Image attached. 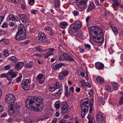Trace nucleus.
I'll list each match as a JSON object with an SVG mask.
<instances>
[{
	"label": "nucleus",
	"instance_id": "nucleus-49",
	"mask_svg": "<svg viewBox=\"0 0 123 123\" xmlns=\"http://www.w3.org/2000/svg\"><path fill=\"white\" fill-rule=\"evenodd\" d=\"M73 13L74 15L75 16H77L79 13L76 10L74 11L73 12Z\"/></svg>",
	"mask_w": 123,
	"mask_h": 123
},
{
	"label": "nucleus",
	"instance_id": "nucleus-54",
	"mask_svg": "<svg viewBox=\"0 0 123 123\" xmlns=\"http://www.w3.org/2000/svg\"><path fill=\"white\" fill-rule=\"evenodd\" d=\"M60 105L59 104H56L55 105V107L56 109H58L60 108Z\"/></svg>",
	"mask_w": 123,
	"mask_h": 123
},
{
	"label": "nucleus",
	"instance_id": "nucleus-31",
	"mask_svg": "<svg viewBox=\"0 0 123 123\" xmlns=\"http://www.w3.org/2000/svg\"><path fill=\"white\" fill-rule=\"evenodd\" d=\"M63 74V76L65 77L67 76L69 74L67 70H64L61 72Z\"/></svg>",
	"mask_w": 123,
	"mask_h": 123
},
{
	"label": "nucleus",
	"instance_id": "nucleus-25",
	"mask_svg": "<svg viewBox=\"0 0 123 123\" xmlns=\"http://www.w3.org/2000/svg\"><path fill=\"white\" fill-rule=\"evenodd\" d=\"M88 110H87L84 109L82 110L81 114V115L82 117H84L85 114L87 113Z\"/></svg>",
	"mask_w": 123,
	"mask_h": 123
},
{
	"label": "nucleus",
	"instance_id": "nucleus-60",
	"mask_svg": "<svg viewBox=\"0 0 123 123\" xmlns=\"http://www.w3.org/2000/svg\"><path fill=\"white\" fill-rule=\"evenodd\" d=\"M9 25L10 26L13 27L14 25L15 24L13 22H10Z\"/></svg>",
	"mask_w": 123,
	"mask_h": 123
},
{
	"label": "nucleus",
	"instance_id": "nucleus-18",
	"mask_svg": "<svg viewBox=\"0 0 123 123\" xmlns=\"http://www.w3.org/2000/svg\"><path fill=\"white\" fill-rule=\"evenodd\" d=\"M18 16L19 18L23 23H25L27 22V18L25 15L23 14H21Z\"/></svg>",
	"mask_w": 123,
	"mask_h": 123
},
{
	"label": "nucleus",
	"instance_id": "nucleus-17",
	"mask_svg": "<svg viewBox=\"0 0 123 123\" xmlns=\"http://www.w3.org/2000/svg\"><path fill=\"white\" fill-rule=\"evenodd\" d=\"M95 66L96 68L99 70H102L104 67L103 64L100 62L96 63Z\"/></svg>",
	"mask_w": 123,
	"mask_h": 123
},
{
	"label": "nucleus",
	"instance_id": "nucleus-23",
	"mask_svg": "<svg viewBox=\"0 0 123 123\" xmlns=\"http://www.w3.org/2000/svg\"><path fill=\"white\" fill-rule=\"evenodd\" d=\"M67 25V23L65 22H63L61 23L59 25L60 27L62 29L65 28V26Z\"/></svg>",
	"mask_w": 123,
	"mask_h": 123
},
{
	"label": "nucleus",
	"instance_id": "nucleus-20",
	"mask_svg": "<svg viewBox=\"0 0 123 123\" xmlns=\"http://www.w3.org/2000/svg\"><path fill=\"white\" fill-rule=\"evenodd\" d=\"M64 66V65L63 63H60L57 64L54 66L53 67L54 69L55 70L59 69L60 68H61L62 66Z\"/></svg>",
	"mask_w": 123,
	"mask_h": 123
},
{
	"label": "nucleus",
	"instance_id": "nucleus-32",
	"mask_svg": "<svg viewBox=\"0 0 123 123\" xmlns=\"http://www.w3.org/2000/svg\"><path fill=\"white\" fill-rule=\"evenodd\" d=\"M60 4V2L59 0H55V7H59Z\"/></svg>",
	"mask_w": 123,
	"mask_h": 123
},
{
	"label": "nucleus",
	"instance_id": "nucleus-21",
	"mask_svg": "<svg viewBox=\"0 0 123 123\" xmlns=\"http://www.w3.org/2000/svg\"><path fill=\"white\" fill-rule=\"evenodd\" d=\"M95 6L94 3H91L89 4L88 7L87 9V12H89L90 11L92 10L93 9Z\"/></svg>",
	"mask_w": 123,
	"mask_h": 123
},
{
	"label": "nucleus",
	"instance_id": "nucleus-45",
	"mask_svg": "<svg viewBox=\"0 0 123 123\" xmlns=\"http://www.w3.org/2000/svg\"><path fill=\"white\" fill-rule=\"evenodd\" d=\"M49 89V91L51 92H54L55 91V90L54 87H50Z\"/></svg>",
	"mask_w": 123,
	"mask_h": 123
},
{
	"label": "nucleus",
	"instance_id": "nucleus-9",
	"mask_svg": "<svg viewBox=\"0 0 123 123\" xmlns=\"http://www.w3.org/2000/svg\"><path fill=\"white\" fill-rule=\"evenodd\" d=\"M67 60H69L70 61H74L75 60L71 56L68 55L65 53H62V55L59 57V60L60 61H62L64 59Z\"/></svg>",
	"mask_w": 123,
	"mask_h": 123
},
{
	"label": "nucleus",
	"instance_id": "nucleus-10",
	"mask_svg": "<svg viewBox=\"0 0 123 123\" xmlns=\"http://www.w3.org/2000/svg\"><path fill=\"white\" fill-rule=\"evenodd\" d=\"M38 39L43 43H48L49 41L46 35L44 33H40L38 35Z\"/></svg>",
	"mask_w": 123,
	"mask_h": 123
},
{
	"label": "nucleus",
	"instance_id": "nucleus-40",
	"mask_svg": "<svg viewBox=\"0 0 123 123\" xmlns=\"http://www.w3.org/2000/svg\"><path fill=\"white\" fill-rule=\"evenodd\" d=\"M80 82L81 83V85L82 87H84L86 85L85 81L84 80H80Z\"/></svg>",
	"mask_w": 123,
	"mask_h": 123
},
{
	"label": "nucleus",
	"instance_id": "nucleus-41",
	"mask_svg": "<svg viewBox=\"0 0 123 123\" xmlns=\"http://www.w3.org/2000/svg\"><path fill=\"white\" fill-rule=\"evenodd\" d=\"M105 89L107 91L110 92L111 90V88L109 86L107 85L105 86Z\"/></svg>",
	"mask_w": 123,
	"mask_h": 123
},
{
	"label": "nucleus",
	"instance_id": "nucleus-44",
	"mask_svg": "<svg viewBox=\"0 0 123 123\" xmlns=\"http://www.w3.org/2000/svg\"><path fill=\"white\" fill-rule=\"evenodd\" d=\"M10 68V66L9 65H7L4 67V69L5 70H9Z\"/></svg>",
	"mask_w": 123,
	"mask_h": 123
},
{
	"label": "nucleus",
	"instance_id": "nucleus-37",
	"mask_svg": "<svg viewBox=\"0 0 123 123\" xmlns=\"http://www.w3.org/2000/svg\"><path fill=\"white\" fill-rule=\"evenodd\" d=\"M43 75L42 74H39L37 76V80H40L43 78Z\"/></svg>",
	"mask_w": 123,
	"mask_h": 123
},
{
	"label": "nucleus",
	"instance_id": "nucleus-48",
	"mask_svg": "<svg viewBox=\"0 0 123 123\" xmlns=\"http://www.w3.org/2000/svg\"><path fill=\"white\" fill-rule=\"evenodd\" d=\"M11 77L12 78H13L15 77L16 76V74L13 72L11 75Z\"/></svg>",
	"mask_w": 123,
	"mask_h": 123
},
{
	"label": "nucleus",
	"instance_id": "nucleus-12",
	"mask_svg": "<svg viewBox=\"0 0 123 123\" xmlns=\"http://www.w3.org/2000/svg\"><path fill=\"white\" fill-rule=\"evenodd\" d=\"M48 50L49 51L46 54H44V56L46 58L50 55H53L54 54V52H55L56 51L54 48H48Z\"/></svg>",
	"mask_w": 123,
	"mask_h": 123
},
{
	"label": "nucleus",
	"instance_id": "nucleus-7",
	"mask_svg": "<svg viewBox=\"0 0 123 123\" xmlns=\"http://www.w3.org/2000/svg\"><path fill=\"white\" fill-rule=\"evenodd\" d=\"M88 0H75L78 7L80 9L79 10L82 11L84 10L85 8H84L85 5Z\"/></svg>",
	"mask_w": 123,
	"mask_h": 123
},
{
	"label": "nucleus",
	"instance_id": "nucleus-28",
	"mask_svg": "<svg viewBox=\"0 0 123 123\" xmlns=\"http://www.w3.org/2000/svg\"><path fill=\"white\" fill-rule=\"evenodd\" d=\"M60 86L62 87V85L61 84V86H60L59 83L58 82H56L54 86V87L55 89H57L60 87Z\"/></svg>",
	"mask_w": 123,
	"mask_h": 123
},
{
	"label": "nucleus",
	"instance_id": "nucleus-4",
	"mask_svg": "<svg viewBox=\"0 0 123 123\" xmlns=\"http://www.w3.org/2000/svg\"><path fill=\"white\" fill-rule=\"evenodd\" d=\"M81 23L78 21H75L73 23L70 27L68 30V32L70 35L77 32L81 27Z\"/></svg>",
	"mask_w": 123,
	"mask_h": 123
},
{
	"label": "nucleus",
	"instance_id": "nucleus-24",
	"mask_svg": "<svg viewBox=\"0 0 123 123\" xmlns=\"http://www.w3.org/2000/svg\"><path fill=\"white\" fill-rule=\"evenodd\" d=\"M98 102L100 105H103L104 102L102 98L100 97L98 98Z\"/></svg>",
	"mask_w": 123,
	"mask_h": 123
},
{
	"label": "nucleus",
	"instance_id": "nucleus-30",
	"mask_svg": "<svg viewBox=\"0 0 123 123\" xmlns=\"http://www.w3.org/2000/svg\"><path fill=\"white\" fill-rule=\"evenodd\" d=\"M4 55L5 57H7L9 55L8 50L7 49H6L4 50Z\"/></svg>",
	"mask_w": 123,
	"mask_h": 123
},
{
	"label": "nucleus",
	"instance_id": "nucleus-52",
	"mask_svg": "<svg viewBox=\"0 0 123 123\" xmlns=\"http://www.w3.org/2000/svg\"><path fill=\"white\" fill-rule=\"evenodd\" d=\"M119 103L120 105L123 104V97H122L120 99L119 102Z\"/></svg>",
	"mask_w": 123,
	"mask_h": 123
},
{
	"label": "nucleus",
	"instance_id": "nucleus-14",
	"mask_svg": "<svg viewBox=\"0 0 123 123\" xmlns=\"http://www.w3.org/2000/svg\"><path fill=\"white\" fill-rule=\"evenodd\" d=\"M105 118V115L102 113H98L97 115V120L99 123H102L103 120Z\"/></svg>",
	"mask_w": 123,
	"mask_h": 123
},
{
	"label": "nucleus",
	"instance_id": "nucleus-19",
	"mask_svg": "<svg viewBox=\"0 0 123 123\" xmlns=\"http://www.w3.org/2000/svg\"><path fill=\"white\" fill-rule=\"evenodd\" d=\"M87 118L89 120L88 123H96L95 118L92 116L91 114H88Z\"/></svg>",
	"mask_w": 123,
	"mask_h": 123
},
{
	"label": "nucleus",
	"instance_id": "nucleus-34",
	"mask_svg": "<svg viewBox=\"0 0 123 123\" xmlns=\"http://www.w3.org/2000/svg\"><path fill=\"white\" fill-rule=\"evenodd\" d=\"M7 74H2L0 75V77L1 78H3L5 77L6 78H7Z\"/></svg>",
	"mask_w": 123,
	"mask_h": 123
},
{
	"label": "nucleus",
	"instance_id": "nucleus-36",
	"mask_svg": "<svg viewBox=\"0 0 123 123\" xmlns=\"http://www.w3.org/2000/svg\"><path fill=\"white\" fill-rule=\"evenodd\" d=\"M59 76L60 80H63L64 79L65 77L63 76V74L61 72H60L59 74Z\"/></svg>",
	"mask_w": 123,
	"mask_h": 123
},
{
	"label": "nucleus",
	"instance_id": "nucleus-13",
	"mask_svg": "<svg viewBox=\"0 0 123 123\" xmlns=\"http://www.w3.org/2000/svg\"><path fill=\"white\" fill-rule=\"evenodd\" d=\"M89 105L88 101H82L81 102L80 106L82 110L85 109L88 110V107H89Z\"/></svg>",
	"mask_w": 123,
	"mask_h": 123
},
{
	"label": "nucleus",
	"instance_id": "nucleus-1",
	"mask_svg": "<svg viewBox=\"0 0 123 123\" xmlns=\"http://www.w3.org/2000/svg\"><path fill=\"white\" fill-rule=\"evenodd\" d=\"M90 30L91 32L94 33L96 36H98L95 40L96 43H103L104 41V35L103 30L101 28L93 26L90 27Z\"/></svg>",
	"mask_w": 123,
	"mask_h": 123
},
{
	"label": "nucleus",
	"instance_id": "nucleus-56",
	"mask_svg": "<svg viewBox=\"0 0 123 123\" xmlns=\"http://www.w3.org/2000/svg\"><path fill=\"white\" fill-rule=\"evenodd\" d=\"M13 121V119L9 118L7 120V122L9 123H11Z\"/></svg>",
	"mask_w": 123,
	"mask_h": 123
},
{
	"label": "nucleus",
	"instance_id": "nucleus-58",
	"mask_svg": "<svg viewBox=\"0 0 123 123\" xmlns=\"http://www.w3.org/2000/svg\"><path fill=\"white\" fill-rule=\"evenodd\" d=\"M5 32L3 30H1L0 31V34L1 35H3L5 34Z\"/></svg>",
	"mask_w": 123,
	"mask_h": 123
},
{
	"label": "nucleus",
	"instance_id": "nucleus-59",
	"mask_svg": "<svg viewBox=\"0 0 123 123\" xmlns=\"http://www.w3.org/2000/svg\"><path fill=\"white\" fill-rule=\"evenodd\" d=\"M7 116V114L6 113H4L2 115L0 116V117H5Z\"/></svg>",
	"mask_w": 123,
	"mask_h": 123
},
{
	"label": "nucleus",
	"instance_id": "nucleus-11",
	"mask_svg": "<svg viewBox=\"0 0 123 123\" xmlns=\"http://www.w3.org/2000/svg\"><path fill=\"white\" fill-rule=\"evenodd\" d=\"M62 112L63 114H64L67 111L68 109V106L67 103L66 101L62 102L60 104Z\"/></svg>",
	"mask_w": 123,
	"mask_h": 123
},
{
	"label": "nucleus",
	"instance_id": "nucleus-8",
	"mask_svg": "<svg viewBox=\"0 0 123 123\" xmlns=\"http://www.w3.org/2000/svg\"><path fill=\"white\" fill-rule=\"evenodd\" d=\"M30 84L28 80L24 79L22 81L21 86L24 90L28 91L30 89Z\"/></svg>",
	"mask_w": 123,
	"mask_h": 123
},
{
	"label": "nucleus",
	"instance_id": "nucleus-35",
	"mask_svg": "<svg viewBox=\"0 0 123 123\" xmlns=\"http://www.w3.org/2000/svg\"><path fill=\"white\" fill-rule=\"evenodd\" d=\"M59 76L60 80H63L64 79L65 77L63 76V74L61 72H60L59 74Z\"/></svg>",
	"mask_w": 123,
	"mask_h": 123
},
{
	"label": "nucleus",
	"instance_id": "nucleus-63",
	"mask_svg": "<svg viewBox=\"0 0 123 123\" xmlns=\"http://www.w3.org/2000/svg\"><path fill=\"white\" fill-rule=\"evenodd\" d=\"M80 90V88L79 87H77L75 90L77 92H79Z\"/></svg>",
	"mask_w": 123,
	"mask_h": 123
},
{
	"label": "nucleus",
	"instance_id": "nucleus-29",
	"mask_svg": "<svg viewBox=\"0 0 123 123\" xmlns=\"http://www.w3.org/2000/svg\"><path fill=\"white\" fill-rule=\"evenodd\" d=\"M62 87L61 88H60V89L59 90V91L56 92V93H54V95L55 96H58L62 92Z\"/></svg>",
	"mask_w": 123,
	"mask_h": 123
},
{
	"label": "nucleus",
	"instance_id": "nucleus-46",
	"mask_svg": "<svg viewBox=\"0 0 123 123\" xmlns=\"http://www.w3.org/2000/svg\"><path fill=\"white\" fill-rule=\"evenodd\" d=\"M8 25L7 23L6 22H5L3 23V24L2 26V27L3 28H5L7 27Z\"/></svg>",
	"mask_w": 123,
	"mask_h": 123
},
{
	"label": "nucleus",
	"instance_id": "nucleus-61",
	"mask_svg": "<svg viewBox=\"0 0 123 123\" xmlns=\"http://www.w3.org/2000/svg\"><path fill=\"white\" fill-rule=\"evenodd\" d=\"M30 43V41L29 40H27L24 42V43L25 44H27Z\"/></svg>",
	"mask_w": 123,
	"mask_h": 123
},
{
	"label": "nucleus",
	"instance_id": "nucleus-39",
	"mask_svg": "<svg viewBox=\"0 0 123 123\" xmlns=\"http://www.w3.org/2000/svg\"><path fill=\"white\" fill-rule=\"evenodd\" d=\"M24 121H25L26 123H27L30 117H27L26 116H25L23 115Z\"/></svg>",
	"mask_w": 123,
	"mask_h": 123
},
{
	"label": "nucleus",
	"instance_id": "nucleus-2",
	"mask_svg": "<svg viewBox=\"0 0 123 123\" xmlns=\"http://www.w3.org/2000/svg\"><path fill=\"white\" fill-rule=\"evenodd\" d=\"M26 37V31L24 26L20 25L18 27V32L15 37V39L17 41L22 40Z\"/></svg>",
	"mask_w": 123,
	"mask_h": 123
},
{
	"label": "nucleus",
	"instance_id": "nucleus-38",
	"mask_svg": "<svg viewBox=\"0 0 123 123\" xmlns=\"http://www.w3.org/2000/svg\"><path fill=\"white\" fill-rule=\"evenodd\" d=\"M85 48L88 50H89L91 48L90 45L88 44H85Z\"/></svg>",
	"mask_w": 123,
	"mask_h": 123
},
{
	"label": "nucleus",
	"instance_id": "nucleus-5",
	"mask_svg": "<svg viewBox=\"0 0 123 123\" xmlns=\"http://www.w3.org/2000/svg\"><path fill=\"white\" fill-rule=\"evenodd\" d=\"M15 98V96L11 94H7L5 97V101L10 105H14Z\"/></svg>",
	"mask_w": 123,
	"mask_h": 123
},
{
	"label": "nucleus",
	"instance_id": "nucleus-22",
	"mask_svg": "<svg viewBox=\"0 0 123 123\" xmlns=\"http://www.w3.org/2000/svg\"><path fill=\"white\" fill-rule=\"evenodd\" d=\"M34 50H36L37 52H44L45 51H47V49H45V50H42L40 46H38L36 47L33 48Z\"/></svg>",
	"mask_w": 123,
	"mask_h": 123
},
{
	"label": "nucleus",
	"instance_id": "nucleus-42",
	"mask_svg": "<svg viewBox=\"0 0 123 123\" xmlns=\"http://www.w3.org/2000/svg\"><path fill=\"white\" fill-rule=\"evenodd\" d=\"M110 26L113 33L115 34V27L111 25Z\"/></svg>",
	"mask_w": 123,
	"mask_h": 123
},
{
	"label": "nucleus",
	"instance_id": "nucleus-47",
	"mask_svg": "<svg viewBox=\"0 0 123 123\" xmlns=\"http://www.w3.org/2000/svg\"><path fill=\"white\" fill-rule=\"evenodd\" d=\"M16 81L17 83H18L20 82L21 81V77L20 76L18 77L16 79Z\"/></svg>",
	"mask_w": 123,
	"mask_h": 123
},
{
	"label": "nucleus",
	"instance_id": "nucleus-27",
	"mask_svg": "<svg viewBox=\"0 0 123 123\" xmlns=\"http://www.w3.org/2000/svg\"><path fill=\"white\" fill-rule=\"evenodd\" d=\"M96 80L97 81L100 83H103L104 82L103 79L100 77H98L96 78Z\"/></svg>",
	"mask_w": 123,
	"mask_h": 123
},
{
	"label": "nucleus",
	"instance_id": "nucleus-57",
	"mask_svg": "<svg viewBox=\"0 0 123 123\" xmlns=\"http://www.w3.org/2000/svg\"><path fill=\"white\" fill-rule=\"evenodd\" d=\"M4 16H2L0 17V25L2 22L3 20L4 19Z\"/></svg>",
	"mask_w": 123,
	"mask_h": 123
},
{
	"label": "nucleus",
	"instance_id": "nucleus-6",
	"mask_svg": "<svg viewBox=\"0 0 123 123\" xmlns=\"http://www.w3.org/2000/svg\"><path fill=\"white\" fill-rule=\"evenodd\" d=\"M35 104H36L35 105V111H38L39 108L43 107L42 104L43 103V99L41 97H39L36 98H35Z\"/></svg>",
	"mask_w": 123,
	"mask_h": 123
},
{
	"label": "nucleus",
	"instance_id": "nucleus-50",
	"mask_svg": "<svg viewBox=\"0 0 123 123\" xmlns=\"http://www.w3.org/2000/svg\"><path fill=\"white\" fill-rule=\"evenodd\" d=\"M12 1L15 3H18L21 1L20 0H12Z\"/></svg>",
	"mask_w": 123,
	"mask_h": 123
},
{
	"label": "nucleus",
	"instance_id": "nucleus-3",
	"mask_svg": "<svg viewBox=\"0 0 123 123\" xmlns=\"http://www.w3.org/2000/svg\"><path fill=\"white\" fill-rule=\"evenodd\" d=\"M35 97L30 96L28 97L25 102V104L27 107L30 108L32 110L35 111V105L36 104H35Z\"/></svg>",
	"mask_w": 123,
	"mask_h": 123
},
{
	"label": "nucleus",
	"instance_id": "nucleus-33",
	"mask_svg": "<svg viewBox=\"0 0 123 123\" xmlns=\"http://www.w3.org/2000/svg\"><path fill=\"white\" fill-rule=\"evenodd\" d=\"M8 111L9 114L11 115L14 113L15 111H14L13 108H10V109L8 110Z\"/></svg>",
	"mask_w": 123,
	"mask_h": 123
},
{
	"label": "nucleus",
	"instance_id": "nucleus-55",
	"mask_svg": "<svg viewBox=\"0 0 123 123\" xmlns=\"http://www.w3.org/2000/svg\"><path fill=\"white\" fill-rule=\"evenodd\" d=\"M13 72L12 70H10V71H9L8 73H6L7 74V76H8V75H11Z\"/></svg>",
	"mask_w": 123,
	"mask_h": 123
},
{
	"label": "nucleus",
	"instance_id": "nucleus-26",
	"mask_svg": "<svg viewBox=\"0 0 123 123\" xmlns=\"http://www.w3.org/2000/svg\"><path fill=\"white\" fill-rule=\"evenodd\" d=\"M9 59L14 63H16L17 62V58L14 56H12L10 57L9 58Z\"/></svg>",
	"mask_w": 123,
	"mask_h": 123
},
{
	"label": "nucleus",
	"instance_id": "nucleus-62",
	"mask_svg": "<svg viewBox=\"0 0 123 123\" xmlns=\"http://www.w3.org/2000/svg\"><path fill=\"white\" fill-rule=\"evenodd\" d=\"M44 29L45 30L50 31L51 29L48 26H46L44 28Z\"/></svg>",
	"mask_w": 123,
	"mask_h": 123
},
{
	"label": "nucleus",
	"instance_id": "nucleus-15",
	"mask_svg": "<svg viewBox=\"0 0 123 123\" xmlns=\"http://www.w3.org/2000/svg\"><path fill=\"white\" fill-rule=\"evenodd\" d=\"M7 20L9 21L12 20L17 21H19V20L18 17L12 14H10L9 15L7 18Z\"/></svg>",
	"mask_w": 123,
	"mask_h": 123
},
{
	"label": "nucleus",
	"instance_id": "nucleus-43",
	"mask_svg": "<svg viewBox=\"0 0 123 123\" xmlns=\"http://www.w3.org/2000/svg\"><path fill=\"white\" fill-rule=\"evenodd\" d=\"M34 0H29V3L31 5H32L34 4Z\"/></svg>",
	"mask_w": 123,
	"mask_h": 123
},
{
	"label": "nucleus",
	"instance_id": "nucleus-53",
	"mask_svg": "<svg viewBox=\"0 0 123 123\" xmlns=\"http://www.w3.org/2000/svg\"><path fill=\"white\" fill-rule=\"evenodd\" d=\"M31 12L32 13L34 14H36L37 13V11L35 10L34 9L32 10Z\"/></svg>",
	"mask_w": 123,
	"mask_h": 123
},
{
	"label": "nucleus",
	"instance_id": "nucleus-16",
	"mask_svg": "<svg viewBox=\"0 0 123 123\" xmlns=\"http://www.w3.org/2000/svg\"><path fill=\"white\" fill-rule=\"evenodd\" d=\"M24 63L21 62H18L15 65V68L17 70H20L23 66Z\"/></svg>",
	"mask_w": 123,
	"mask_h": 123
},
{
	"label": "nucleus",
	"instance_id": "nucleus-51",
	"mask_svg": "<svg viewBox=\"0 0 123 123\" xmlns=\"http://www.w3.org/2000/svg\"><path fill=\"white\" fill-rule=\"evenodd\" d=\"M93 98H92L91 99V100H90V103H89L90 105L91 106H92L93 105Z\"/></svg>",
	"mask_w": 123,
	"mask_h": 123
},
{
	"label": "nucleus",
	"instance_id": "nucleus-64",
	"mask_svg": "<svg viewBox=\"0 0 123 123\" xmlns=\"http://www.w3.org/2000/svg\"><path fill=\"white\" fill-rule=\"evenodd\" d=\"M57 119L56 118H54L53 120L52 123H57Z\"/></svg>",
	"mask_w": 123,
	"mask_h": 123
}]
</instances>
